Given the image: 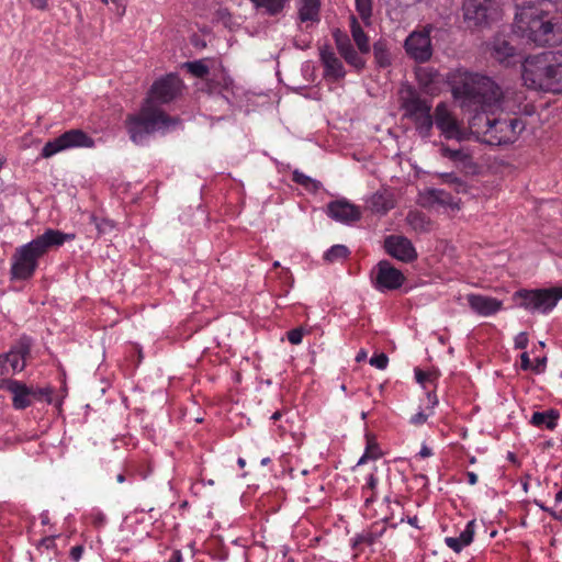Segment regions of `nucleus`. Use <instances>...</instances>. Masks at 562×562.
Segmentation results:
<instances>
[{"instance_id":"nucleus-1","label":"nucleus","mask_w":562,"mask_h":562,"mask_svg":"<svg viewBox=\"0 0 562 562\" xmlns=\"http://www.w3.org/2000/svg\"><path fill=\"white\" fill-rule=\"evenodd\" d=\"M452 93L456 99L462 100L463 105L473 106L474 114L469 120L471 135L477 139L485 137V131L494 119V111L498 108L501 99L499 87L488 77L458 69L451 77Z\"/></svg>"},{"instance_id":"nucleus-2","label":"nucleus","mask_w":562,"mask_h":562,"mask_svg":"<svg viewBox=\"0 0 562 562\" xmlns=\"http://www.w3.org/2000/svg\"><path fill=\"white\" fill-rule=\"evenodd\" d=\"M181 89L182 81L175 74H169L153 83L139 113L131 115L127 120V130L135 144H144L147 135L168 130L175 123L156 103L164 104L172 101Z\"/></svg>"},{"instance_id":"nucleus-3","label":"nucleus","mask_w":562,"mask_h":562,"mask_svg":"<svg viewBox=\"0 0 562 562\" xmlns=\"http://www.w3.org/2000/svg\"><path fill=\"white\" fill-rule=\"evenodd\" d=\"M514 32L537 46L562 44V7L541 0L517 8Z\"/></svg>"},{"instance_id":"nucleus-4","label":"nucleus","mask_w":562,"mask_h":562,"mask_svg":"<svg viewBox=\"0 0 562 562\" xmlns=\"http://www.w3.org/2000/svg\"><path fill=\"white\" fill-rule=\"evenodd\" d=\"M521 79L528 89L562 93V50L526 56L521 61Z\"/></svg>"},{"instance_id":"nucleus-5","label":"nucleus","mask_w":562,"mask_h":562,"mask_svg":"<svg viewBox=\"0 0 562 562\" xmlns=\"http://www.w3.org/2000/svg\"><path fill=\"white\" fill-rule=\"evenodd\" d=\"M76 235L48 228L30 243L19 247L13 256L11 274L13 279L26 280L31 278L38 266V259L50 248L60 247L66 241L74 240Z\"/></svg>"},{"instance_id":"nucleus-6","label":"nucleus","mask_w":562,"mask_h":562,"mask_svg":"<svg viewBox=\"0 0 562 562\" xmlns=\"http://www.w3.org/2000/svg\"><path fill=\"white\" fill-rule=\"evenodd\" d=\"M518 305L530 313L549 314L562 300V285L543 289H520L514 293Z\"/></svg>"},{"instance_id":"nucleus-7","label":"nucleus","mask_w":562,"mask_h":562,"mask_svg":"<svg viewBox=\"0 0 562 562\" xmlns=\"http://www.w3.org/2000/svg\"><path fill=\"white\" fill-rule=\"evenodd\" d=\"M525 128V121L516 115L494 116L482 142L491 146L509 145L519 138Z\"/></svg>"},{"instance_id":"nucleus-8","label":"nucleus","mask_w":562,"mask_h":562,"mask_svg":"<svg viewBox=\"0 0 562 562\" xmlns=\"http://www.w3.org/2000/svg\"><path fill=\"white\" fill-rule=\"evenodd\" d=\"M94 140L81 130H69L60 136L47 142L41 153L43 158H50L54 155L71 148H91Z\"/></svg>"},{"instance_id":"nucleus-9","label":"nucleus","mask_w":562,"mask_h":562,"mask_svg":"<svg viewBox=\"0 0 562 562\" xmlns=\"http://www.w3.org/2000/svg\"><path fill=\"white\" fill-rule=\"evenodd\" d=\"M431 31L432 26L426 25L422 30L413 31L404 42L407 56L416 63H426L432 56Z\"/></svg>"},{"instance_id":"nucleus-10","label":"nucleus","mask_w":562,"mask_h":562,"mask_svg":"<svg viewBox=\"0 0 562 562\" xmlns=\"http://www.w3.org/2000/svg\"><path fill=\"white\" fill-rule=\"evenodd\" d=\"M435 124L446 139L458 142L469 139V133L457 120L448 104L440 102L435 108Z\"/></svg>"},{"instance_id":"nucleus-11","label":"nucleus","mask_w":562,"mask_h":562,"mask_svg":"<svg viewBox=\"0 0 562 562\" xmlns=\"http://www.w3.org/2000/svg\"><path fill=\"white\" fill-rule=\"evenodd\" d=\"M404 281L405 277L402 271L387 260L380 261L372 271L373 286L380 292L397 290Z\"/></svg>"},{"instance_id":"nucleus-12","label":"nucleus","mask_w":562,"mask_h":562,"mask_svg":"<svg viewBox=\"0 0 562 562\" xmlns=\"http://www.w3.org/2000/svg\"><path fill=\"white\" fill-rule=\"evenodd\" d=\"M29 353L30 342L21 339L7 353L0 356V375L14 374L24 370Z\"/></svg>"},{"instance_id":"nucleus-13","label":"nucleus","mask_w":562,"mask_h":562,"mask_svg":"<svg viewBox=\"0 0 562 562\" xmlns=\"http://www.w3.org/2000/svg\"><path fill=\"white\" fill-rule=\"evenodd\" d=\"M492 0H465L463 2V20L469 29L482 27L492 15Z\"/></svg>"},{"instance_id":"nucleus-14","label":"nucleus","mask_w":562,"mask_h":562,"mask_svg":"<svg viewBox=\"0 0 562 562\" xmlns=\"http://www.w3.org/2000/svg\"><path fill=\"white\" fill-rule=\"evenodd\" d=\"M401 108L406 117H414L431 111V103L420 97L417 90L411 85H403L400 90Z\"/></svg>"},{"instance_id":"nucleus-15","label":"nucleus","mask_w":562,"mask_h":562,"mask_svg":"<svg viewBox=\"0 0 562 562\" xmlns=\"http://www.w3.org/2000/svg\"><path fill=\"white\" fill-rule=\"evenodd\" d=\"M385 251L402 262H412L417 258V251L412 241L402 235H391L384 240Z\"/></svg>"},{"instance_id":"nucleus-16","label":"nucleus","mask_w":562,"mask_h":562,"mask_svg":"<svg viewBox=\"0 0 562 562\" xmlns=\"http://www.w3.org/2000/svg\"><path fill=\"white\" fill-rule=\"evenodd\" d=\"M326 213L330 218L342 224H351L361 217L359 207L347 200H337L328 203Z\"/></svg>"},{"instance_id":"nucleus-17","label":"nucleus","mask_w":562,"mask_h":562,"mask_svg":"<svg viewBox=\"0 0 562 562\" xmlns=\"http://www.w3.org/2000/svg\"><path fill=\"white\" fill-rule=\"evenodd\" d=\"M467 301L471 310L483 317L493 316L503 307L501 300L482 294H468Z\"/></svg>"},{"instance_id":"nucleus-18","label":"nucleus","mask_w":562,"mask_h":562,"mask_svg":"<svg viewBox=\"0 0 562 562\" xmlns=\"http://www.w3.org/2000/svg\"><path fill=\"white\" fill-rule=\"evenodd\" d=\"M5 389L12 394V405L15 409H24L32 404V398L37 396V391L16 381H5Z\"/></svg>"},{"instance_id":"nucleus-19","label":"nucleus","mask_w":562,"mask_h":562,"mask_svg":"<svg viewBox=\"0 0 562 562\" xmlns=\"http://www.w3.org/2000/svg\"><path fill=\"white\" fill-rule=\"evenodd\" d=\"M491 56L505 66L514 63L516 48L503 36H496L490 44Z\"/></svg>"},{"instance_id":"nucleus-20","label":"nucleus","mask_w":562,"mask_h":562,"mask_svg":"<svg viewBox=\"0 0 562 562\" xmlns=\"http://www.w3.org/2000/svg\"><path fill=\"white\" fill-rule=\"evenodd\" d=\"M319 56L325 67V76L331 77L335 80L345 77L346 72L342 63L329 47L322 48Z\"/></svg>"},{"instance_id":"nucleus-21","label":"nucleus","mask_w":562,"mask_h":562,"mask_svg":"<svg viewBox=\"0 0 562 562\" xmlns=\"http://www.w3.org/2000/svg\"><path fill=\"white\" fill-rule=\"evenodd\" d=\"M336 45L339 54L349 65L357 69H362L364 67L363 58L355 50L347 35H337Z\"/></svg>"},{"instance_id":"nucleus-22","label":"nucleus","mask_w":562,"mask_h":562,"mask_svg":"<svg viewBox=\"0 0 562 562\" xmlns=\"http://www.w3.org/2000/svg\"><path fill=\"white\" fill-rule=\"evenodd\" d=\"M416 80L427 93H434L440 82V74L434 67L423 66L416 68Z\"/></svg>"},{"instance_id":"nucleus-23","label":"nucleus","mask_w":562,"mask_h":562,"mask_svg":"<svg viewBox=\"0 0 562 562\" xmlns=\"http://www.w3.org/2000/svg\"><path fill=\"white\" fill-rule=\"evenodd\" d=\"M474 520H470L458 537H446L445 543L456 553L461 552L465 547L472 543L474 538Z\"/></svg>"},{"instance_id":"nucleus-24","label":"nucleus","mask_w":562,"mask_h":562,"mask_svg":"<svg viewBox=\"0 0 562 562\" xmlns=\"http://www.w3.org/2000/svg\"><path fill=\"white\" fill-rule=\"evenodd\" d=\"M368 203L373 212L385 214L394 207L393 194L386 189L379 190L371 195Z\"/></svg>"},{"instance_id":"nucleus-25","label":"nucleus","mask_w":562,"mask_h":562,"mask_svg":"<svg viewBox=\"0 0 562 562\" xmlns=\"http://www.w3.org/2000/svg\"><path fill=\"white\" fill-rule=\"evenodd\" d=\"M379 477L374 472L366 477V483L361 487V493L364 498L363 507L366 510L378 499L379 496Z\"/></svg>"},{"instance_id":"nucleus-26","label":"nucleus","mask_w":562,"mask_h":562,"mask_svg":"<svg viewBox=\"0 0 562 562\" xmlns=\"http://www.w3.org/2000/svg\"><path fill=\"white\" fill-rule=\"evenodd\" d=\"M254 8L269 16L280 14L288 5L290 0H249Z\"/></svg>"},{"instance_id":"nucleus-27","label":"nucleus","mask_w":562,"mask_h":562,"mask_svg":"<svg viewBox=\"0 0 562 562\" xmlns=\"http://www.w3.org/2000/svg\"><path fill=\"white\" fill-rule=\"evenodd\" d=\"M559 414L554 409L544 412H535L531 416L530 423L539 428L554 429L557 426Z\"/></svg>"},{"instance_id":"nucleus-28","label":"nucleus","mask_w":562,"mask_h":562,"mask_svg":"<svg viewBox=\"0 0 562 562\" xmlns=\"http://www.w3.org/2000/svg\"><path fill=\"white\" fill-rule=\"evenodd\" d=\"M299 19L301 22H318L321 2L299 0Z\"/></svg>"},{"instance_id":"nucleus-29","label":"nucleus","mask_w":562,"mask_h":562,"mask_svg":"<svg viewBox=\"0 0 562 562\" xmlns=\"http://www.w3.org/2000/svg\"><path fill=\"white\" fill-rule=\"evenodd\" d=\"M350 32L352 35V38L362 54H367L370 52V44H369V37L362 30L361 25L359 24L356 16L350 18Z\"/></svg>"},{"instance_id":"nucleus-30","label":"nucleus","mask_w":562,"mask_h":562,"mask_svg":"<svg viewBox=\"0 0 562 562\" xmlns=\"http://www.w3.org/2000/svg\"><path fill=\"white\" fill-rule=\"evenodd\" d=\"M412 121L415 123L416 130L422 137L430 136L435 124V115H431V111H427L426 113L414 117Z\"/></svg>"},{"instance_id":"nucleus-31","label":"nucleus","mask_w":562,"mask_h":562,"mask_svg":"<svg viewBox=\"0 0 562 562\" xmlns=\"http://www.w3.org/2000/svg\"><path fill=\"white\" fill-rule=\"evenodd\" d=\"M373 55L376 64L382 68L392 64L390 49L385 41L380 40L373 44Z\"/></svg>"},{"instance_id":"nucleus-32","label":"nucleus","mask_w":562,"mask_h":562,"mask_svg":"<svg viewBox=\"0 0 562 562\" xmlns=\"http://www.w3.org/2000/svg\"><path fill=\"white\" fill-rule=\"evenodd\" d=\"M350 251L345 245H334L325 254L324 260L328 263H335L345 260Z\"/></svg>"},{"instance_id":"nucleus-33","label":"nucleus","mask_w":562,"mask_h":562,"mask_svg":"<svg viewBox=\"0 0 562 562\" xmlns=\"http://www.w3.org/2000/svg\"><path fill=\"white\" fill-rule=\"evenodd\" d=\"M293 181L312 192L318 191L322 186L319 181L312 179L299 170L293 171Z\"/></svg>"},{"instance_id":"nucleus-34","label":"nucleus","mask_w":562,"mask_h":562,"mask_svg":"<svg viewBox=\"0 0 562 562\" xmlns=\"http://www.w3.org/2000/svg\"><path fill=\"white\" fill-rule=\"evenodd\" d=\"M407 221L411 226L418 232L430 231V221L422 213L414 212L407 215Z\"/></svg>"},{"instance_id":"nucleus-35","label":"nucleus","mask_w":562,"mask_h":562,"mask_svg":"<svg viewBox=\"0 0 562 562\" xmlns=\"http://www.w3.org/2000/svg\"><path fill=\"white\" fill-rule=\"evenodd\" d=\"M429 195L434 201H436L442 205H447L452 209H459L458 203H456L453 201V198L443 190L431 189V190H429Z\"/></svg>"},{"instance_id":"nucleus-36","label":"nucleus","mask_w":562,"mask_h":562,"mask_svg":"<svg viewBox=\"0 0 562 562\" xmlns=\"http://www.w3.org/2000/svg\"><path fill=\"white\" fill-rule=\"evenodd\" d=\"M356 10L361 20L369 25L372 16V0H355Z\"/></svg>"},{"instance_id":"nucleus-37","label":"nucleus","mask_w":562,"mask_h":562,"mask_svg":"<svg viewBox=\"0 0 562 562\" xmlns=\"http://www.w3.org/2000/svg\"><path fill=\"white\" fill-rule=\"evenodd\" d=\"M437 176L441 179L443 183L454 187L457 192H464L467 190L464 181L453 172H443L438 173Z\"/></svg>"},{"instance_id":"nucleus-38","label":"nucleus","mask_w":562,"mask_h":562,"mask_svg":"<svg viewBox=\"0 0 562 562\" xmlns=\"http://www.w3.org/2000/svg\"><path fill=\"white\" fill-rule=\"evenodd\" d=\"M440 154L442 157L449 158L453 161H467L470 156L462 149H451L447 145H441Z\"/></svg>"},{"instance_id":"nucleus-39","label":"nucleus","mask_w":562,"mask_h":562,"mask_svg":"<svg viewBox=\"0 0 562 562\" xmlns=\"http://www.w3.org/2000/svg\"><path fill=\"white\" fill-rule=\"evenodd\" d=\"M184 67L196 78H203L209 74V67L203 60L188 61Z\"/></svg>"},{"instance_id":"nucleus-40","label":"nucleus","mask_w":562,"mask_h":562,"mask_svg":"<svg viewBox=\"0 0 562 562\" xmlns=\"http://www.w3.org/2000/svg\"><path fill=\"white\" fill-rule=\"evenodd\" d=\"M384 532V528H382L380 531H373V530H366L362 533L358 535L356 538V541L358 543H368L372 544L375 542V540L382 536Z\"/></svg>"},{"instance_id":"nucleus-41","label":"nucleus","mask_w":562,"mask_h":562,"mask_svg":"<svg viewBox=\"0 0 562 562\" xmlns=\"http://www.w3.org/2000/svg\"><path fill=\"white\" fill-rule=\"evenodd\" d=\"M366 452L370 454L372 460H375L381 456V451L375 439L369 435H367Z\"/></svg>"},{"instance_id":"nucleus-42","label":"nucleus","mask_w":562,"mask_h":562,"mask_svg":"<svg viewBox=\"0 0 562 562\" xmlns=\"http://www.w3.org/2000/svg\"><path fill=\"white\" fill-rule=\"evenodd\" d=\"M387 363H389V358L383 352L373 355L370 358V364L379 370H384L387 367Z\"/></svg>"},{"instance_id":"nucleus-43","label":"nucleus","mask_w":562,"mask_h":562,"mask_svg":"<svg viewBox=\"0 0 562 562\" xmlns=\"http://www.w3.org/2000/svg\"><path fill=\"white\" fill-rule=\"evenodd\" d=\"M304 335V329L301 327L293 328L290 331H288V340L292 345H300L302 342Z\"/></svg>"},{"instance_id":"nucleus-44","label":"nucleus","mask_w":562,"mask_h":562,"mask_svg":"<svg viewBox=\"0 0 562 562\" xmlns=\"http://www.w3.org/2000/svg\"><path fill=\"white\" fill-rule=\"evenodd\" d=\"M34 391H37V396L35 398L37 400H45L48 404L53 403V389L52 387H43V389H34Z\"/></svg>"},{"instance_id":"nucleus-45","label":"nucleus","mask_w":562,"mask_h":562,"mask_svg":"<svg viewBox=\"0 0 562 562\" xmlns=\"http://www.w3.org/2000/svg\"><path fill=\"white\" fill-rule=\"evenodd\" d=\"M428 415L423 411H419L415 415H413L409 419V423L414 426H420L427 422Z\"/></svg>"},{"instance_id":"nucleus-46","label":"nucleus","mask_w":562,"mask_h":562,"mask_svg":"<svg viewBox=\"0 0 562 562\" xmlns=\"http://www.w3.org/2000/svg\"><path fill=\"white\" fill-rule=\"evenodd\" d=\"M528 346V336L521 331L515 337V348L525 349Z\"/></svg>"},{"instance_id":"nucleus-47","label":"nucleus","mask_w":562,"mask_h":562,"mask_svg":"<svg viewBox=\"0 0 562 562\" xmlns=\"http://www.w3.org/2000/svg\"><path fill=\"white\" fill-rule=\"evenodd\" d=\"M83 553V547L82 546H75L70 549V558L72 561L78 562Z\"/></svg>"},{"instance_id":"nucleus-48","label":"nucleus","mask_w":562,"mask_h":562,"mask_svg":"<svg viewBox=\"0 0 562 562\" xmlns=\"http://www.w3.org/2000/svg\"><path fill=\"white\" fill-rule=\"evenodd\" d=\"M546 362H547V358L543 357V358H537L535 360V363L532 364V371L539 373V372H542L546 368Z\"/></svg>"},{"instance_id":"nucleus-49","label":"nucleus","mask_w":562,"mask_h":562,"mask_svg":"<svg viewBox=\"0 0 562 562\" xmlns=\"http://www.w3.org/2000/svg\"><path fill=\"white\" fill-rule=\"evenodd\" d=\"M520 360H521L520 367L522 370L532 369V363H531L530 358L527 352L521 353Z\"/></svg>"},{"instance_id":"nucleus-50","label":"nucleus","mask_w":562,"mask_h":562,"mask_svg":"<svg viewBox=\"0 0 562 562\" xmlns=\"http://www.w3.org/2000/svg\"><path fill=\"white\" fill-rule=\"evenodd\" d=\"M54 546H55V537H45L38 543V547H45L46 549H52V548H54Z\"/></svg>"},{"instance_id":"nucleus-51","label":"nucleus","mask_w":562,"mask_h":562,"mask_svg":"<svg viewBox=\"0 0 562 562\" xmlns=\"http://www.w3.org/2000/svg\"><path fill=\"white\" fill-rule=\"evenodd\" d=\"M113 225L110 221L102 220L100 223L97 224V228L100 233H105L108 228H112Z\"/></svg>"},{"instance_id":"nucleus-52","label":"nucleus","mask_w":562,"mask_h":562,"mask_svg":"<svg viewBox=\"0 0 562 562\" xmlns=\"http://www.w3.org/2000/svg\"><path fill=\"white\" fill-rule=\"evenodd\" d=\"M30 3L40 10H45L47 8V0H29Z\"/></svg>"},{"instance_id":"nucleus-53","label":"nucleus","mask_w":562,"mask_h":562,"mask_svg":"<svg viewBox=\"0 0 562 562\" xmlns=\"http://www.w3.org/2000/svg\"><path fill=\"white\" fill-rule=\"evenodd\" d=\"M415 376H416L417 382L424 383V381H426L428 379L429 374L422 371L420 369H415Z\"/></svg>"},{"instance_id":"nucleus-54","label":"nucleus","mask_w":562,"mask_h":562,"mask_svg":"<svg viewBox=\"0 0 562 562\" xmlns=\"http://www.w3.org/2000/svg\"><path fill=\"white\" fill-rule=\"evenodd\" d=\"M419 456L422 458H428V457L432 456V450L428 446L423 445L420 448V451H419Z\"/></svg>"},{"instance_id":"nucleus-55","label":"nucleus","mask_w":562,"mask_h":562,"mask_svg":"<svg viewBox=\"0 0 562 562\" xmlns=\"http://www.w3.org/2000/svg\"><path fill=\"white\" fill-rule=\"evenodd\" d=\"M467 477L469 484L475 485L477 483V475L474 472H468Z\"/></svg>"},{"instance_id":"nucleus-56","label":"nucleus","mask_w":562,"mask_h":562,"mask_svg":"<svg viewBox=\"0 0 562 562\" xmlns=\"http://www.w3.org/2000/svg\"><path fill=\"white\" fill-rule=\"evenodd\" d=\"M370 459H371L370 454H369V453H367V452L364 451V453L362 454V457L358 460L357 465L364 464V463H366L368 460H370Z\"/></svg>"},{"instance_id":"nucleus-57","label":"nucleus","mask_w":562,"mask_h":562,"mask_svg":"<svg viewBox=\"0 0 562 562\" xmlns=\"http://www.w3.org/2000/svg\"><path fill=\"white\" fill-rule=\"evenodd\" d=\"M367 358V352L364 350H360L356 356V361L361 362Z\"/></svg>"},{"instance_id":"nucleus-58","label":"nucleus","mask_w":562,"mask_h":562,"mask_svg":"<svg viewBox=\"0 0 562 562\" xmlns=\"http://www.w3.org/2000/svg\"><path fill=\"white\" fill-rule=\"evenodd\" d=\"M555 503L559 504L562 502V490H560L557 494H555Z\"/></svg>"},{"instance_id":"nucleus-59","label":"nucleus","mask_w":562,"mask_h":562,"mask_svg":"<svg viewBox=\"0 0 562 562\" xmlns=\"http://www.w3.org/2000/svg\"><path fill=\"white\" fill-rule=\"evenodd\" d=\"M41 519H42V524H43V525L48 524L49 519H48V515H47V513L42 514V515H41Z\"/></svg>"},{"instance_id":"nucleus-60","label":"nucleus","mask_w":562,"mask_h":562,"mask_svg":"<svg viewBox=\"0 0 562 562\" xmlns=\"http://www.w3.org/2000/svg\"><path fill=\"white\" fill-rule=\"evenodd\" d=\"M282 272L285 274L286 278L291 279V283H292L293 282V278H292L290 269L289 268H284Z\"/></svg>"},{"instance_id":"nucleus-61","label":"nucleus","mask_w":562,"mask_h":562,"mask_svg":"<svg viewBox=\"0 0 562 562\" xmlns=\"http://www.w3.org/2000/svg\"><path fill=\"white\" fill-rule=\"evenodd\" d=\"M104 520H105L104 515H102V514H98V515H97V519H95V521H98V522L102 524V522H104Z\"/></svg>"},{"instance_id":"nucleus-62","label":"nucleus","mask_w":562,"mask_h":562,"mask_svg":"<svg viewBox=\"0 0 562 562\" xmlns=\"http://www.w3.org/2000/svg\"><path fill=\"white\" fill-rule=\"evenodd\" d=\"M417 521H418V518L415 516L413 518H409L408 519V522L412 525V526H417Z\"/></svg>"},{"instance_id":"nucleus-63","label":"nucleus","mask_w":562,"mask_h":562,"mask_svg":"<svg viewBox=\"0 0 562 562\" xmlns=\"http://www.w3.org/2000/svg\"><path fill=\"white\" fill-rule=\"evenodd\" d=\"M280 417H281V413H280V412H276V413L271 416V418H272L273 420H278Z\"/></svg>"},{"instance_id":"nucleus-64","label":"nucleus","mask_w":562,"mask_h":562,"mask_svg":"<svg viewBox=\"0 0 562 562\" xmlns=\"http://www.w3.org/2000/svg\"><path fill=\"white\" fill-rule=\"evenodd\" d=\"M237 463H238V465H239L240 468H244V467H245V464H246V461H245L243 458H239V459L237 460Z\"/></svg>"}]
</instances>
